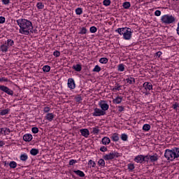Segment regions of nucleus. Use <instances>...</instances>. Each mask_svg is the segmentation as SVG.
Returning a JSON list of instances; mask_svg holds the SVG:
<instances>
[{
  "label": "nucleus",
  "instance_id": "f257e3e1",
  "mask_svg": "<svg viewBox=\"0 0 179 179\" xmlns=\"http://www.w3.org/2000/svg\"><path fill=\"white\" fill-rule=\"evenodd\" d=\"M17 24L19 26V33L24 36H29L30 33H33V23L30 20L20 18L16 20Z\"/></svg>",
  "mask_w": 179,
  "mask_h": 179
},
{
  "label": "nucleus",
  "instance_id": "f03ea898",
  "mask_svg": "<svg viewBox=\"0 0 179 179\" xmlns=\"http://www.w3.org/2000/svg\"><path fill=\"white\" fill-rule=\"evenodd\" d=\"M115 31L120 36H123L124 40H131L132 38V34L134 33L132 29L128 27L118 28Z\"/></svg>",
  "mask_w": 179,
  "mask_h": 179
},
{
  "label": "nucleus",
  "instance_id": "7ed1b4c3",
  "mask_svg": "<svg viewBox=\"0 0 179 179\" xmlns=\"http://www.w3.org/2000/svg\"><path fill=\"white\" fill-rule=\"evenodd\" d=\"M161 22L162 24H173L176 23V17L173 15L166 14L161 17Z\"/></svg>",
  "mask_w": 179,
  "mask_h": 179
},
{
  "label": "nucleus",
  "instance_id": "20e7f679",
  "mask_svg": "<svg viewBox=\"0 0 179 179\" xmlns=\"http://www.w3.org/2000/svg\"><path fill=\"white\" fill-rule=\"evenodd\" d=\"M121 155L115 151H112L108 154H106L103 156V160H106V162H108V160H113V159H115V157H120Z\"/></svg>",
  "mask_w": 179,
  "mask_h": 179
},
{
  "label": "nucleus",
  "instance_id": "39448f33",
  "mask_svg": "<svg viewBox=\"0 0 179 179\" xmlns=\"http://www.w3.org/2000/svg\"><path fill=\"white\" fill-rule=\"evenodd\" d=\"M164 157L167 159V160H170L171 162H173V160H175L176 158V154L173 151V149L171 150H166L164 153Z\"/></svg>",
  "mask_w": 179,
  "mask_h": 179
},
{
  "label": "nucleus",
  "instance_id": "423d86ee",
  "mask_svg": "<svg viewBox=\"0 0 179 179\" xmlns=\"http://www.w3.org/2000/svg\"><path fill=\"white\" fill-rule=\"evenodd\" d=\"M92 115L93 117H101L103 115H106V112H104V110H102V109L95 108L94 109V113H92Z\"/></svg>",
  "mask_w": 179,
  "mask_h": 179
},
{
  "label": "nucleus",
  "instance_id": "0eeeda50",
  "mask_svg": "<svg viewBox=\"0 0 179 179\" xmlns=\"http://www.w3.org/2000/svg\"><path fill=\"white\" fill-rule=\"evenodd\" d=\"M99 106L101 108V110L104 112L107 111V110H108V108H110V106H108L107 104V101H106L104 100H101L99 102Z\"/></svg>",
  "mask_w": 179,
  "mask_h": 179
},
{
  "label": "nucleus",
  "instance_id": "6e6552de",
  "mask_svg": "<svg viewBox=\"0 0 179 179\" xmlns=\"http://www.w3.org/2000/svg\"><path fill=\"white\" fill-rule=\"evenodd\" d=\"M0 90L4 93H6V94H8L9 96H13V90L9 89V87L5 85H0Z\"/></svg>",
  "mask_w": 179,
  "mask_h": 179
},
{
  "label": "nucleus",
  "instance_id": "1a4fd4ad",
  "mask_svg": "<svg viewBox=\"0 0 179 179\" xmlns=\"http://www.w3.org/2000/svg\"><path fill=\"white\" fill-rule=\"evenodd\" d=\"M54 118H55V115H54L52 113H48L45 116V120H47V121H49V122L54 121Z\"/></svg>",
  "mask_w": 179,
  "mask_h": 179
},
{
  "label": "nucleus",
  "instance_id": "9d476101",
  "mask_svg": "<svg viewBox=\"0 0 179 179\" xmlns=\"http://www.w3.org/2000/svg\"><path fill=\"white\" fill-rule=\"evenodd\" d=\"M67 85L68 87H69V89H71V90H73V89H75V87H76L73 78H69Z\"/></svg>",
  "mask_w": 179,
  "mask_h": 179
},
{
  "label": "nucleus",
  "instance_id": "9b49d317",
  "mask_svg": "<svg viewBox=\"0 0 179 179\" xmlns=\"http://www.w3.org/2000/svg\"><path fill=\"white\" fill-rule=\"evenodd\" d=\"M80 132L84 138H89V135H90V131L87 129H82L80 130Z\"/></svg>",
  "mask_w": 179,
  "mask_h": 179
},
{
  "label": "nucleus",
  "instance_id": "f8f14e48",
  "mask_svg": "<svg viewBox=\"0 0 179 179\" xmlns=\"http://www.w3.org/2000/svg\"><path fill=\"white\" fill-rule=\"evenodd\" d=\"M143 87H144V89L145 90H152V89H153V85H152V83H148V82H145L143 85Z\"/></svg>",
  "mask_w": 179,
  "mask_h": 179
},
{
  "label": "nucleus",
  "instance_id": "ddd939ff",
  "mask_svg": "<svg viewBox=\"0 0 179 179\" xmlns=\"http://www.w3.org/2000/svg\"><path fill=\"white\" fill-rule=\"evenodd\" d=\"M33 140V136L30 134H27L23 136V141L30 142Z\"/></svg>",
  "mask_w": 179,
  "mask_h": 179
},
{
  "label": "nucleus",
  "instance_id": "4468645a",
  "mask_svg": "<svg viewBox=\"0 0 179 179\" xmlns=\"http://www.w3.org/2000/svg\"><path fill=\"white\" fill-rule=\"evenodd\" d=\"M110 139L113 142H118V141H120V134H118V133L112 134V135L110 136Z\"/></svg>",
  "mask_w": 179,
  "mask_h": 179
},
{
  "label": "nucleus",
  "instance_id": "2eb2a0df",
  "mask_svg": "<svg viewBox=\"0 0 179 179\" xmlns=\"http://www.w3.org/2000/svg\"><path fill=\"white\" fill-rule=\"evenodd\" d=\"M134 162H136V163H143V162H145V158L143 157V155H137L134 158Z\"/></svg>",
  "mask_w": 179,
  "mask_h": 179
},
{
  "label": "nucleus",
  "instance_id": "dca6fc26",
  "mask_svg": "<svg viewBox=\"0 0 179 179\" xmlns=\"http://www.w3.org/2000/svg\"><path fill=\"white\" fill-rule=\"evenodd\" d=\"M122 87V85H120V83H116L115 84V86L111 89V90L112 92H120Z\"/></svg>",
  "mask_w": 179,
  "mask_h": 179
},
{
  "label": "nucleus",
  "instance_id": "f3484780",
  "mask_svg": "<svg viewBox=\"0 0 179 179\" xmlns=\"http://www.w3.org/2000/svg\"><path fill=\"white\" fill-rule=\"evenodd\" d=\"M150 160L151 163H155V162H157L159 160V155L157 154H154L153 155H150Z\"/></svg>",
  "mask_w": 179,
  "mask_h": 179
},
{
  "label": "nucleus",
  "instance_id": "a211bd4d",
  "mask_svg": "<svg viewBox=\"0 0 179 179\" xmlns=\"http://www.w3.org/2000/svg\"><path fill=\"white\" fill-rule=\"evenodd\" d=\"M122 102V96H117L115 99H114L113 100V103L114 104H121V103Z\"/></svg>",
  "mask_w": 179,
  "mask_h": 179
},
{
  "label": "nucleus",
  "instance_id": "6ab92c4d",
  "mask_svg": "<svg viewBox=\"0 0 179 179\" xmlns=\"http://www.w3.org/2000/svg\"><path fill=\"white\" fill-rule=\"evenodd\" d=\"M0 49L1 52L6 53V52H8V50H9V48L8 47L6 43H5L0 45Z\"/></svg>",
  "mask_w": 179,
  "mask_h": 179
},
{
  "label": "nucleus",
  "instance_id": "aec40b11",
  "mask_svg": "<svg viewBox=\"0 0 179 179\" xmlns=\"http://www.w3.org/2000/svg\"><path fill=\"white\" fill-rule=\"evenodd\" d=\"M101 142L103 145H110L111 140L108 137H103Z\"/></svg>",
  "mask_w": 179,
  "mask_h": 179
},
{
  "label": "nucleus",
  "instance_id": "412c9836",
  "mask_svg": "<svg viewBox=\"0 0 179 179\" xmlns=\"http://www.w3.org/2000/svg\"><path fill=\"white\" fill-rule=\"evenodd\" d=\"M72 69H74L76 72H80L82 71V65L76 64L72 66Z\"/></svg>",
  "mask_w": 179,
  "mask_h": 179
},
{
  "label": "nucleus",
  "instance_id": "4be33fe9",
  "mask_svg": "<svg viewBox=\"0 0 179 179\" xmlns=\"http://www.w3.org/2000/svg\"><path fill=\"white\" fill-rule=\"evenodd\" d=\"M20 159L21 162H27V159H29V156L26 153H23L20 155Z\"/></svg>",
  "mask_w": 179,
  "mask_h": 179
},
{
  "label": "nucleus",
  "instance_id": "5701e85b",
  "mask_svg": "<svg viewBox=\"0 0 179 179\" xmlns=\"http://www.w3.org/2000/svg\"><path fill=\"white\" fill-rule=\"evenodd\" d=\"M73 173H75L76 176H78V177H85V172L80 170L73 171Z\"/></svg>",
  "mask_w": 179,
  "mask_h": 179
},
{
  "label": "nucleus",
  "instance_id": "b1692460",
  "mask_svg": "<svg viewBox=\"0 0 179 179\" xmlns=\"http://www.w3.org/2000/svg\"><path fill=\"white\" fill-rule=\"evenodd\" d=\"M126 82L127 83H129V85H132V83H135V79L134 78V77H128L127 78H126Z\"/></svg>",
  "mask_w": 179,
  "mask_h": 179
},
{
  "label": "nucleus",
  "instance_id": "393cba45",
  "mask_svg": "<svg viewBox=\"0 0 179 179\" xmlns=\"http://www.w3.org/2000/svg\"><path fill=\"white\" fill-rule=\"evenodd\" d=\"M30 155H31V156H37V155H38V149L37 148L31 149Z\"/></svg>",
  "mask_w": 179,
  "mask_h": 179
},
{
  "label": "nucleus",
  "instance_id": "a878e982",
  "mask_svg": "<svg viewBox=\"0 0 179 179\" xmlns=\"http://www.w3.org/2000/svg\"><path fill=\"white\" fill-rule=\"evenodd\" d=\"M5 44H6V45H8V48L12 47L13 45H15V41H13V40L12 39H8Z\"/></svg>",
  "mask_w": 179,
  "mask_h": 179
},
{
  "label": "nucleus",
  "instance_id": "bb28decb",
  "mask_svg": "<svg viewBox=\"0 0 179 179\" xmlns=\"http://www.w3.org/2000/svg\"><path fill=\"white\" fill-rule=\"evenodd\" d=\"M172 150L173 152V153H175V157L176 159H178L179 157V148H172Z\"/></svg>",
  "mask_w": 179,
  "mask_h": 179
},
{
  "label": "nucleus",
  "instance_id": "cd10ccee",
  "mask_svg": "<svg viewBox=\"0 0 179 179\" xmlns=\"http://www.w3.org/2000/svg\"><path fill=\"white\" fill-rule=\"evenodd\" d=\"M117 71L119 72H124L125 71V66L123 64H119L117 66Z\"/></svg>",
  "mask_w": 179,
  "mask_h": 179
},
{
  "label": "nucleus",
  "instance_id": "c85d7f7f",
  "mask_svg": "<svg viewBox=\"0 0 179 179\" xmlns=\"http://www.w3.org/2000/svg\"><path fill=\"white\" fill-rule=\"evenodd\" d=\"M122 6L124 9H129V8H131V3L129 1H125L123 3Z\"/></svg>",
  "mask_w": 179,
  "mask_h": 179
},
{
  "label": "nucleus",
  "instance_id": "c756f323",
  "mask_svg": "<svg viewBox=\"0 0 179 179\" xmlns=\"http://www.w3.org/2000/svg\"><path fill=\"white\" fill-rule=\"evenodd\" d=\"M104 158L103 159H100L99 161H98V164L99 166H101V167H105L106 166V162L104 161Z\"/></svg>",
  "mask_w": 179,
  "mask_h": 179
},
{
  "label": "nucleus",
  "instance_id": "7c9ffc66",
  "mask_svg": "<svg viewBox=\"0 0 179 179\" xmlns=\"http://www.w3.org/2000/svg\"><path fill=\"white\" fill-rule=\"evenodd\" d=\"M143 130L145 132H148V131H150V124H145L143 126Z\"/></svg>",
  "mask_w": 179,
  "mask_h": 179
},
{
  "label": "nucleus",
  "instance_id": "2f4dec72",
  "mask_svg": "<svg viewBox=\"0 0 179 179\" xmlns=\"http://www.w3.org/2000/svg\"><path fill=\"white\" fill-rule=\"evenodd\" d=\"M88 165L90 166V169L96 167V162L90 159L88 162Z\"/></svg>",
  "mask_w": 179,
  "mask_h": 179
},
{
  "label": "nucleus",
  "instance_id": "473e14b6",
  "mask_svg": "<svg viewBox=\"0 0 179 179\" xmlns=\"http://www.w3.org/2000/svg\"><path fill=\"white\" fill-rule=\"evenodd\" d=\"M9 166L10 169H16V167H17V163L15 161H12L9 163Z\"/></svg>",
  "mask_w": 179,
  "mask_h": 179
},
{
  "label": "nucleus",
  "instance_id": "72a5a7b5",
  "mask_svg": "<svg viewBox=\"0 0 179 179\" xmlns=\"http://www.w3.org/2000/svg\"><path fill=\"white\" fill-rule=\"evenodd\" d=\"M43 72L47 73L48 72H50V71H51V67L48 65H45L43 67Z\"/></svg>",
  "mask_w": 179,
  "mask_h": 179
},
{
  "label": "nucleus",
  "instance_id": "f704fd0d",
  "mask_svg": "<svg viewBox=\"0 0 179 179\" xmlns=\"http://www.w3.org/2000/svg\"><path fill=\"white\" fill-rule=\"evenodd\" d=\"M127 169L129 171H134V170L135 169V165L134 164H128Z\"/></svg>",
  "mask_w": 179,
  "mask_h": 179
},
{
  "label": "nucleus",
  "instance_id": "c9c22d12",
  "mask_svg": "<svg viewBox=\"0 0 179 179\" xmlns=\"http://www.w3.org/2000/svg\"><path fill=\"white\" fill-rule=\"evenodd\" d=\"M100 64H107L108 62V59L107 57H102L99 59Z\"/></svg>",
  "mask_w": 179,
  "mask_h": 179
},
{
  "label": "nucleus",
  "instance_id": "e433bc0d",
  "mask_svg": "<svg viewBox=\"0 0 179 179\" xmlns=\"http://www.w3.org/2000/svg\"><path fill=\"white\" fill-rule=\"evenodd\" d=\"M9 111H10V110H9L8 108L2 110L0 112V115H6V114H9Z\"/></svg>",
  "mask_w": 179,
  "mask_h": 179
},
{
  "label": "nucleus",
  "instance_id": "4c0bfd02",
  "mask_svg": "<svg viewBox=\"0 0 179 179\" xmlns=\"http://www.w3.org/2000/svg\"><path fill=\"white\" fill-rule=\"evenodd\" d=\"M87 33V29L86 27H82L80 31L78 32V34H86Z\"/></svg>",
  "mask_w": 179,
  "mask_h": 179
},
{
  "label": "nucleus",
  "instance_id": "58836bf2",
  "mask_svg": "<svg viewBox=\"0 0 179 179\" xmlns=\"http://www.w3.org/2000/svg\"><path fill=\"white\" fill-rule=\"evenodd\" d=\"M100 71H101V67L99 65H96L92 69V72H100Z\"/></svg>",
  "mask_w": 179,
  "mask_h": 179
},
{
  "label": "nucleus",
  "instance_id": "ea45409f",
  "mask_svg": "<svg viewBox=\"0 0 179 179\" xmlns=\"http://www.w3.org/2000/svg\"><path fill=\"white\" fill-rule=\"evenodd\" d=\"M120 138L122 141H124V142L128 141V135L126 134H122Z\"/></svg>",
  "mask_w": 179,
  "mask_h": 179
},
{
  "label": "nucleus",
  "instance_id": "a19ab883",
  "mask_svg": "<svg viewBox=\"0 0 179 179\" xmlns=\"http://www.w3.org/2000/svg\"><path fill=\"white\" fill-rule=\"evenodd\" d=\"M103 5L104 6H110L111 5V0H103Z\"/></svg>",
  "mask_w": 179,
  "mask_h": 179
},
{
  "label": "nucleus",
  "instance_id": "79ce46f5",
  "mask_svg": "<svg viewBox=\"0 0 179 179\" xmlns=\"http://www.w3.org/2000/svg\"><path fill=\"white\" fill-rule=\"evenodd\" d=\"M76 13L77 15H82L83 13V9L82 8H77L76 9Z\"/></svg>",
  "mask_w": 179,
  "mask_h": 179
},
{
  "label": "nucleus",
  "instance_id": "37998d69",
  "mask_svg": "<svg viewBox=\"0 0 179 179\" xmlns=\"http://www.w3.org/2000/svg\"><path fill=\"white\" fill-rule=\"evenodd\" d=\"M36 8H38V9H44V4L41 2H38L36 3Z\"/></svg>",
  "mask_w": 179,
  "mask_h": 179
},
{
  "label": "nucleus",
  "instance_id": "c03bdc74",
  "mask_svg": "<svg viewBox=\"0 0 179 179\" xmlns=\"http://www.w3.org/2000/svg\"><path fill=\"white\" fill-rule=\"evenodd\" d=\"M50 111H51V107L50 106H46L45 108H43V112L48 114V113H50Z\"/></svg>",
  "mask_w": 179,
  "mask_h": 179
},
{
  "label": "nucleus",
  "instance_id": "a18cd8bd",
  "mask_svg": "<svg viewBox=\"0 0 179 179\" xmlns=\"http://www.w3.org/2000/svg\"><path fill=\"white\" fill-rule=\"evenodd\" d=\"M99 132H100V129H99L98 127L93 128L92 134H94V135H97V134H99Z\"/></svg>",
  "mask_w": 179,
  "mask_h": 179
},
{
  "label": "nucleus",
  "instance_id": "49530a36",
  "mask_svg": "<svg viewBox=\"0 0 179 179\" xmlns=\"http://www.w3.org/2000/svg\"><path fill=\"white\" fill-rule=\"evenodd\" d=\"M90 33H96L97 31V27L93 26L90 28Z\"/></svg>",
  "mask_w": 179,
  "mask_h": 179
},
{
  "label": "nucleus",
  "instance_id": "de8ad7c7",
  "mask_svg": "<svg viewBox=\"0 0 179 179\" xmlns=\"http://www.w3.org/2000/svg\"><path fill=\"white\" fill-rule=\"evenodd\" d=\"M9 134H10V129L6 127H4L3 135H9Z\"/></svg>",
  "mask_w": 179,
  "mask_h": 179
},
{
  "label": "nucleus",
  "instance_id": "09e8293b",
  "mask_svg": "<svg viewBox=\"0 0 179 179\" xmlns=\"http://www.w3.org/2000/svg\"><path fill=\"white\" fill-rule=\"evenodd\" d=\"M76 163H78V161L76 159H71L69 161V166H73V164H76Z\"/></svg>",
  "mask_w": 179,
  "mask_h": 179
},
{
  "label": "nucleus",
  "instance_id": "8fccbe9b",
  "mask_svg": "<svg viewBox=\"0 0 179 179\" xmlns=\"http://www.w3.org/2000/svg\"><path fill=\"white\" fill-rule=\"evenodd\" d=\"M53 55H54V57H56V58H58V57H59V55H61V52L58 50H55L53 52Z\"/></svg>",
  "mask_w": 179,
  "mask_h": 179
},
{
  "label": "nucleus",
  "instance_id": "3c124183",
  "mask_svg": "<svg viewBox=\"0 0 179 179\" xmlns=\"http://www.w3.org/2000/svg\"><path fill=\"white\" fill-rule=\"evenodd\" d=\"M31 132H33V134H38V129L37 127H32Z\"/></svg>",
  "mask_w": 179,
  "mask_h": 179
},
{
  "label": "nucleus",
  "instance_id": "603ef678",
  "mask_svg": "<svg viewBox=\"0 0 179 179\" xmlns=\"http://www.w3.org/2000/svg\"><path fill=\"white\" fill-rule=\"evenodd\" d=\"M6 18H5V17H3V16H1L0 17V24H3V23H5V22H6Z\"/></svg>",
  "mask_w": 179,
  "mask_h": 179
},
{
  "label": "nucleus",
  "instance_id": "864d4df0",
  "mask_svg": "<svg viewBox=\"0 0 179 179\" xmlns=\"http://www.w3.org/2000/svg\"><path fill=\"white\" fill-rule=\"evenodd\" d=\"M144 162H149L150 160V155L143 156Z\"/></svg>",
  "mask_w": 179,
  "mask_h": 179
},
{
  "label": "nucleus",
  "instance_id": "5fc2aeb1",
  "mask_svg": "<svg viewBox=\"0 0 179 179\" xmlns=\"http://www.w3.org/2000/svg\"><path fill=\"white\" fill-rule=\"evenodd\" d=\"M160 15H162V11H160L159 10H155V16H160Z\"/></svg>",
  "mask_w": 179,
  "mask_h": 179
},
{
  "label": "nucleus",
  "instance_id": "6e6d98bb",
  "mask_svg": "<svg viewBox=\"0 0 179 179\" xmlns=\"http://www.w3.org/2000/svg\"><path fill=\"white\" fill-rule=\"evenodd\" d=\"M2 3H3V5H8V3L10 2V0H1Z\"/></svg>",
  "mask_w": 179,
  "mask_h": 179
},
{
  "label": "nucleus",
  "instance_id": "4d7b16f0",
  "mask_svg": "<svg viewBox=\"0 0 179 179\" xmlns=\"http://www.w3.org/2000/svg\"><path fill=\"white\" fill-rule=\"evenodd\" d=\"M107 150H108V149L105 146H102V147L100 148V151L101 152H107Z\"/></svg>",
  "mask_w": 179,
  "mask_h": 179
},
{
  "label": "nucleus",
  "instance_id": "13d9d810",
  "mask_svg": "<svg viewBox=\"0 0 179 179\" xmlns=\"http://www.w3.org/2000/svg\"><path fill=\"white\" fill-rule=\"evenodd\" d=\"M9 80H8L7 78L2 77L0 78V82H8Z\"/></svg>",
  "mask_w": 179,
  "mask_h": 179
},
{
  "label": "nucleus",
  "instance_id": "bf43d9fd",
  "mask_svg": "<svg viewBox=\"0 0 179 179\" xmlns=\"http://www.w3.org/2000/svg\"><path fill=\"white\" fill-rule=\"evenodd\" d=\"M163 53L161 52V51H158V52H157L156 53H155V55L157 56V57H158V58H160V57H162V55Z\"/></svg>",
  "mask_w": 179,
  "mask_h": 179
},
{
  "label": "nucleus",
  "instance_id": "052dcab7",
  "mask_svg": "<svg viewBox=\"0 0 179 179\" xmlns=\"http://www.w3.org/2000/svg\"><path fill=\"white\" fill-rule=\"evenodd\" d=\"M124 110H125V108H124V106H118V111L119 113H122V111H124Z\"/></svg>",
  "mask_w": 179,
  "mask_h": 179
},
{
  "label": "nucleus",
  "instance_id": "680f3d73",
  "mask_svg": "<svg viewBox=\"0 0 179 179\" xmlns=\"http://www.w3.org/2000/svg\"><path fill=\"white\" fill-rule=\"evenodd\" d=\"M179 104L178 103H175L173 106L172 108H173V110H177V108L178 107Z\"/></svg>",
  "mask_w": 179,
  "mask_h": 179
},
{
  "label": "nucleus",
  "instance_id": "e2e57ef3",
  "mask_svg": "<svg viewBox=\"0 0 179 179\" xmlns=\"http://www.w3.org/2000/svg\"><path fill=\"white\" fill-rule=\"evenodd\" d=\"M5 132V127L0 129V135H3V133Z\"/></svg>",
  "mask_w": 179,
  "mask_h": 179
},
{
  "label": "nucleus",
  "instance_id": "0e129e2a",
  "mask_svg": "<svg viewBox=\"0 0 179 179\" xmlns=\"http://www.w3.org/2000/svg\"><path fill=\"white\" fill-rule=\"evenodd\" d=\"M177 34L179 36V22L178 23V27L176 29Z\"/></svg>",
  "mask_w": 179,
  "mask_h": 179
},
{
  "label": "nucleus",
  "instance_id": "69168bd1",
  "mask_svg": "<svg viewBox=\"0 0 179 179\" xmlns=\"http://www.w3.org/2000/svg\"><path fill=\"white\" fill-rule=\"evenodd\" d=\"M5 145V143L3 141H0V147L3 146Z\"/></svg>",
  "mask_w": 179,
  "mask_h": 179
},
{
  "label": "nucleus",
  "instance_id": "338daca9",
  "mask_svg": "<svg viewBox=\"0 0 179 179\" xmlns=\"http://www.w3.org/2000/svg\"><path fill=\"white\" fill-rule=\"evenodd\" d=\"M172 1H179V0H172Z\"/></svg>",
  "mask_w": 179,
  "mask_h": 179
},
{
  "label": "nucleus",
  "instance_id": "774afa93",
  "mask_svg": "<svg viewBox=\"0 0 179 179\" xmlns=\"http://www.w3.org/2000/svg\"><path fill=\"white\" fill-rule=\"evenodd\" d=\"M79 99V100H80V98H78Z\"/></svg>",
  "mask_w": 179,
  "mask_h": 179
}]
</instances>
